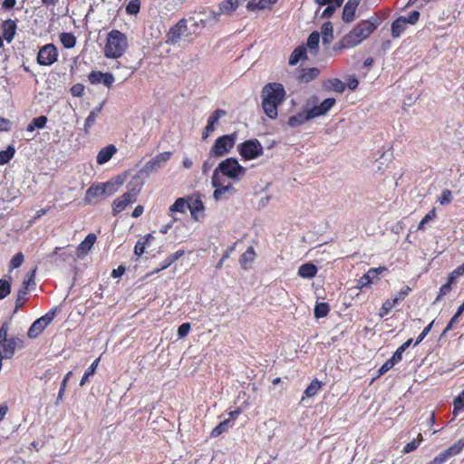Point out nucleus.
Returning <instances> with one entry per match:
<instances>
[{
  "label": "nucleus",
  "instance_id": "obj_1",
  "mask_svg": "<svg viewBox=\"0 0 464 464\" xmlns=\"http://www.w3.org/2000/svg\"><path fill=\"white\" fill-rule=\"evenodd\" d=\"M285 91L278 82H269L261 91L262 108L270 119H276L278 115L277 108L284 102Z\"/></svg>",
  "mask_w": 464,
  "mask_h": 464
},
{
  "label": "nucleus",
  "instance_id": "obj_2",
  "mask_svg": "<svg viewBox=\"0 0 464 464\" xmlns=\"http://www.w3.org/2000/svg\"><path fill=\"white\" fill-rule=\"evenodd\" d=\"M381 22V18L377 15L361 21L349 34L343 37L340 42L341 48H352L360 44L370 36Z\"/></svg>",
  "mask_w": 464,
  "mask_h": 464
},
{
  "label": "nucleus",
  "instance_id": "obj_3",
  "mask_svg": "<svg viewBox=\"0 0 464 464\" xmlns=\"http://www.w3.org/2000/svg\"><path fill=\"white\" fill-rule=\"evenodd\" d=\"M128 48L127 36L119 30H111L107 35L104 46V55L107 58L117 59L121 57Z\"/></svg>",
  "mask_w": 464,
  "mask_h": 464
},
{
  "label": "nucleus",
  "instance_id": "obj_4",
  "mask_svg": "<svg viewBox=\"0 0 464 464\" xmlns=\"http://www.w3.org/2000/svg\"><path fill=\"white\" fill-rule=\"evenodd\" d=\"M144 185L143 180L131 179L128 184V190L112 203V214L118 215L123 211L130 204L136 202L137 197Z\"/></svg>",
  "mask_w": 464,
  "mask_h": 464
},
{
  "label": "nucleus",
  "instance_id": "obj_5",
  "mask_svg": "<svg viewBox=\"0 0 464 464\" xmlns=\"http://www.w3.org/2000/svg\"><path fill=\"white\" fill-rule=\"evenodd\" d=\"M171 156L172 153L170 151H165L156 155L154 158L149 160L132 179H139L140 180H143L145 182V179L148 178L151 173L162 169L170 160Z\"/></svg>",
  "mask_w": 464,
  "mask_h": 464
},
{
  "label": "nucleus",
  "instance_id": "obj_6",
  "mask_svg": "<svg viewBox=\"0 0 464 464\" xmlns=\"http://www.w3.org/2000/svg\"><path fill=\"white\" fill-rule=\"evenodd\" d=\"M246 169L241 166L236 158H227L218 165L213 173L218 175L226 176L231 179H239L240 177L245 175Z\"/></svg>",
  "mask_w": 464,
  "mask_h": 464
},
{
  "label": "nucleus",
  "instance_id": "obj_7",
  "mask_svg": "<svg viewBox=\"0 0 464 464\" xmlns=\"http://www.w3.org/2000/svg\"><path fill=\"white\" fill-rule=\"evenodd\" d=\"M237 140L236 132L218 137L209 150L211 155H216L218 158L226 156L234 148Z\"/></svg>",
  "mask_w": 464,
  "mask_h": 464
},
{
  "label": "nucleus",
  "instance_id": "obj_8",
  "mask_svg": "<svg viewBox=\"0 0 464 464\" xmlns=\"http://www.w3.org/2000/svg\"><path fill=\"white\" fill-rule=\"evenodd\" d=\"M195 34V29L188 28L186 18L180 19L173 25L167 34V43L176 44L182 38H187Z\"/></svg>",
  "mask_w": 464,
  "mask_h": 464
},
{
  "label": "nucleus",
  "instance_id": "obj_9",
  "mask_svg": "<svg viewBox=\"0 0 464 464\" xmlns=\"http://www.w3.org/2000/svg\"><path fill=\"white\" fill-rule=\"evenodd\" d=\"M239 155L246 160L260 157L264 150L260 141L256 139L247 140L237 146Z\"/></svg>",
  "mask_w": 464,
  "mask_h": 464
},
{
  "label": "nucleus",
  "instance_id": "obj_10",
  "mask_svg": "<svg viewBox=\"0 0 464 464\" xmlns=\"http://www.w3.org/2000/svg\"><path fill=\"white\" fill-rule=\"evenodd\" d=\"M56 312L57 308H53L44 315L35 320L30 326L27 332V336L30 339L37 338L44 331V329L52 323L56 314Z\"/></svg>",
  "mask_w": 464,
  "mask_h": 464
},
{
  "label": "nucleus",
  "instance_id": "obj_11",
  "mask_svg": "<svg viewBox=\"0 0 464 464\" xmlns=\"http://www.w3.org/2000/svg\"><path fill=\"white\" fill-rule=\"evenodd\" d=\"M212 187L215 188L213 192V198L215 200L218 201L223 198H226V195H232L235 192V188L232 184H228L224 186L222 177L218 175L217 173H213L211 179Z\"/></svg>",
  "mask_w": 464,
  "mask_h": 464
},
{
  "label": "nucleus",
  "instance_id": "obj_12",
  "mask_svg": "<svg viewBox=\"0 0 464 464\" xmlns=\"http://www.w3.org/2000/svg\"><path fill=\"white\" fill-rule=\"evenodd\" d=\"M57 48L53 44L44 45L38 52L37 63L43 66H50L57 61Z\"/></svg>",
  "mask_w": 464,
  "mask_h": 464
},
{
  "label": "nucleus",
  "instance_id": "obj_13",
  "mask_svg": "<svg viewBox=\"0 0 464 464\" xmlns=\"http://www.w3.org/2000/svg\"><path fill=\"white\" fill-rule=\"evenodd\" d=\"M464 448V440H459L453 443L447 450L441 451L430 462L427 464H445L453 456L458 455Z\"/></svg>",
  "mask_w": 464,
  "mask_h": 464
},
{
  "label": "nucleus",
  "instance_id": "obj_14",
  "mask_svg": "<svg viewBox=\"0 0 464 464\" xmlns=\"http://www.w3.org/2000/svg\"><path fill=\"white\" fill-rule=\"evenodd\" d=\"M24 347V341L18 337H10L0 344V353L5 359L13 358L16 349Z\"/></svg>",
  "mask_w": 464,
  "mask_h": 464
},
{
  "label": "nucleus",
  "instance_id": "obj_15",
  "mask_svg": "<svg viewBox=\"0 0 464 464\" xmlns=\"http://www.w3.org/2000/svg\"><path fill=\"white\" fill-rule=\"evenodd\" d=\"M88 80L92 84L102 83L108 88H111L115 81L112 73L100 71H92L88 75Z\"/></svg>",
  "mask_w": 464,
  "mask_h": 464
},
{
  "label": "nucleus",
  "instance_id": "obj_16",
  "mask_svg": "<svg viewBox=\"0 0 464 464\" xmlns=\"http://www.w3.org/2000/svg\"><path fill=\"white\" fill-rule=\"evenodd\" d=\"M336 101L334 98H327L323 101L319 105H315L309 109V116L312 119L325 115L335 104Z\"/></svg>",
  "mask_w": 464,
  "mask_h": 464
},
{
  "label": "nucleus",
  "instance_id": "obj_17",
  "mask_svg": "<svg viewBox=\"0 0 464 464\" xmlns=\"http://www.w3.org/2000/svg\"><path fill=\"white\" fill-rule=\"evenodd\" d=\"M17 25L12 19H7L2 24L3 38L10 44L16 34Z\"/></svg>",
  "mask_w": 464,
  "mask_h": 464
},
{
  "label": "nucleus",
  "instance_id": "obj_18",
  "mask_svg": "<svg viewBox=\"0 0 464 464\" xmlns=\"http://www.w3.org/2000/svg\"><path fill=\"white\" fill-rule=\"evenodd\" d=\"M117 149L113 144H110L102 148L97 155L96 161L99 165H103L108 162L112 156L116 153Z\"/></svg>",
  "mask_w": 464,
  "mask_h": 464
},
{
  "label": "nucleus",
  "instance_id": "obj_19",
  "mask_svg": "<svg viewBox=\"0 0 464 464\" xmlns=\"http://www.w3.org/2000/svg\"><path fill=\"white\" fill-rule=\"evenodd\" d=\"M359 5V0H349L343 10V20L345 23H350L354 19L356 8Z\"/></svg>",
  "mask_w": 464,
  "mask_h": 464
},
{
  "label": "nucleus",
  "instance_id": "obj_20",
  "mask_svg": "<svg viewBox=\"0 0 464 464\" xmlns=\"http://www.w3.org/2000/svg\"><path fill=\"white\" fill-rule=\"evenodd\" d=\"M188 208L190 210L191 216L198 219V213H201L204 210V204L199 195L194 196L189 198Z\"/></svg>",
  "mask_w": 464,
  "mask_h": 464
},
{
  "label": "nucleus",
  "instance_id": "obj_21",
  "mask_svg": "<svg viewBox=\"0 0 464 464\" xmlns=\"http://www.w3.org/2000/svg\"><path fill=\"white\" fill-rule=\"evenodd\" d=\"M97 237L93 233L88 234L85 239L77 247V255L81 256L86 254L88 251L92 249L93 246Z\"/></svg>",
  "mask_w": 464,
  "mask_h": 464
},
{
  "label": "nucleus",
  "instance_id": "obj_22",
  "mask_svg": "<svg viewBox=\"0 0 464 464\" xmlns=\"http://www.w3.org/2000/svg\"><path fill=\"white\" fill-rule=\"evenodd\" d=\"M310 120H312V117L309 116V111L307 110L306 111H301L296 115L289 117L288 125L292 128H295Z\"/></svg>",
  "mask_w": 464,
  "mask_h": 464
},
{
  "label": "nucleus",
  "instance_id": "obj_23",
  "mask_svg": "<svg viewBox=\"0 0 464 464\" xmlns=\"http://www.w3.org/2000/svg\"><path fill=\"white\" fill-rule=\"evenodd\" d=\"M407 27L406 17L400 16L392 24V35L393 38H398L405 31Z\"/></svg>",
  "mask_w": 464,
  "mask_h": 464
},
{
  "label": "nucleus",
  "instance_id": "obj_24",
  "mask_svg": "<svg viewBox=\"0 0 464 464\" xmlns=\"http://www.w3.org/2000/svg\"><path fill=\"white\" fill-rule=\"evenodd\" d=\"M317 271L318 269L315 265L312 263H305L299 267L298 275L303 278L310 279L316 276Z\"/></svg>",
  "mask_w": 464,
  "mask_h": 464
},
{
  "label": "nucleus",
  "instance_id": "obj_25",
  "mask_svg": "<svg viewBox=\"0 0 464 464\" xmlns=\"http://www.w3.org/2000/svg\"><path fill=\"white\" fill-rule=\"evenodd\" d=\"M227 112L224 110L218 109L216 110L208 118L207 124L208 131H214L216 129V125L218 123V121L221 117L225 116Z\"/></svg>",
  "mask_w": 464,
  "mask_h": 464
},
{
  "label": "nucleus",
  "instance_id": "obj_26",
  "mask_svg": "<svg viewBox=\"0 0 464 464\" xmlns=\"http://www.w3.org/2000/svg\"><path fill=\"white\" fill-rule=\"evenodd\" d=\"M306 58V48L304 45L296 47L289 57V64L295 65L300 60Z\"/></svg>",
  "mask_w": 464,
  "mask_h": 464
},
{
  "label": "nucleus",
  "instance_id": "obj_27",
  "mask_svg": "<svg viewBox=\"0 0 464 464\" xmlns=\"http://www.w3.org/2000/svg\"><path fill=\"white\" fill-rule=\"evenodd\" d=\"M376 277L377 270H374L373 268L369 269V271L358 280L357 288L362 289L363 287L368 286L372 284L373 278Z\"/></svg>",
  "mask_w": 464,
  "mask_h": 464
},
{
  "label": "nucleus",
  "instance_id": "obj_28",
  "mask_svg": "<svg viewBox=\"0 0 464 464\" xmlns=\"http://www.w3.org/2000/svg\"><path fill=\"white\" fill-rule=\"evenodd\" d=\"M319 73H320V71L315 67L304 69L302 71L298 79L300 80V82H309L312 80H314L315 78H317Z\"/></svg>",
  "mask_w": 464,
  "mask_h": 464
},
{
  "label": "nucleus",
  "instance_id": "obj_29",
  "mask_svg": "<svg viewBox=\"0 0 464 464\" xmlns=\"http://www.w3.org/2000/svg\"><path fill=\"white\" fill-rule=\"evenodd\" d=\"M322 39L324 44H329L334 39V29L331 22H326L322 25Z\"/></svg>",
  "mask_w": 464,
  "mask_h": 464
},
{
  "label": "nucleus",
  "instance_id": "obj_30",
  "mask_svg": "<svg viewBox=\"0 0 464 464\" xmlns=\"http://www.w3.org/2000/svg\"><path fill=\"white\" fill-rule=\"evenodd\" d=\"M256 256L255 250L252 246H249L240 256L239 263L242 267L246 268L247 265L251 264Z\"/></svg>",
  "mask_w": 464,
  "mask_h": 464
},
{
  "label": "nucleus",
  "instance_id": "obj_31",
  "mask_svg": "<svg viewBox=\"0 0 464 464\" xmlns=\"http://www.w3.org/2000/svg\"><path fill=\"white\" fill-rule=\"evenodd\" d=\"M104 195L102 184L92 185L87 189L85 199L91 202L93 198Z\"/></svg>",
  "mask_w": 464,
  "mask_h": 464
},
{
  "label": "nucleus",
  "instance_id": "obj_32",
  "mask_svg": "<svg viewBox=\"0 0 464 464\" xmlns=\"http://www.w3.org/2000/svg\"><path fill=\"white\" fill-rule=\"evenodd\" d=\"M101 110H102V107L92 110L90 112V114L88 115V117L86 118L85 122H84V128H83L85 133H89V130L93 126L97 116L101 112Z\"/></svg>",
  "mask_w": 464,
  "mask_h": 464
},
{
  "label": "nucleus",
  "instance_id": "obj_33",
  "mask_svg": "<svg viewBox=\"0 0 464 464\" xmlns=\"http://www.w3.org/2000/svg\"><path fill=\"white\" fill-rule=\"evenodd\" d=\"M15 150L13 145H9L6 150L0 151V165L8 163L14 156Z\"/></svg>",
  "mask_w": 464,
  "mask_h": 464
},
{
  "label": "nucleus",
  "instance_id": "obj_34",
  "mask_svg": "<svg viewBox=\"0 0 464 464\" xmlns=\"http://www.w3.org/2000/svg\"><path fill=\"white\" fill-rule=\"evenodd\" d=\"M60 41L65 48H72L75 46L76 38L71 33H62L60 34Z\"/></svg>",
  "mask_w": 464,
  "mask_h": 464
},
{
  "label": "nucleus",
  "instance_id": "obj_35",
  "mask_svg": "<svg viewBox=\"0 0 464 464\" xmlns=\"http://www.w3.org/2000/svg\"><path fill=\"white\" fill-rule=\"evenodd\" d=\"M321 387H322L321 382H319L317 379H314L311 382V383L305 389L304 394L307 397H313L319 392Z\"/></svg>",
  "mask_w": 464,
  "mask_h": 464
},
{
  "label": "nucleus",
  "instance_id": "obj_36",
  "mask_svg": "<svg viewBox=\"0 0 464 464\" xmlns=\"http://www.w3.org/2000/svg\"><path fill=\"white\" fill-rule=\"evenodd\" d=\"M329 310L327 303H317L314 306V316L316 318H323L328 314Z\"/></svg>",
  "mask_w": 464,
  "mask_h": 464
},
{
  "label": "nucleus",
  "instance_id": "obj_37",
  "mask_svg": "<svg viewBox=\"0 0 464 464\" xmlns=\"http://www.w3.org/2000/svg\"><path fill=\"white\" fill-rule=\"evenodd\" d=\"M27 295L26 286H22L16 295V300H15V307H14V313H16L24 304V302L25 301V296Z\"/></svg>",
  "mask_w": 464,
  "mask_h": 464
},
{
  "label": "nucleus",
  "instance_id": "obj_38",
  "mask_svg": "<svg viewBox=\"0 0 464 464\" xmlns=\"http://www.w3.org/2000/svg\"><path fill=\"white\" fill-rule=\"evenodd\" d=\"M100 362V358L96 359L92 364L91 366L85 371L81 382H80V385L81 386H83L86 382L88 381L89 377L93 375V373L95 372L96 371V368L98 366Z\"/></svg>",
  "mask_w": 464,
  "mask_h": 464
},
{
  "label": "nucleus",
  "instance_id": "obj_39",
  "mask_svg": "<svg viewBox=\"0 0 464 464\" xmlns=\"http://www.w3.org/2000/svg\"><path fill=\"white\" fill-rule=\"evenodd\" d=\"M320 41V34L318 32L314 31L313 32L307 39V47L310 49V51H315L318 48Z\"/></svg>",
  "mask_w": 464,
  "mask_h": 464
},
{
  "label": "nucleus",
  "instance_id": "obj_40",
  "mask_svg": "<svg viewBox=\"0 0 464 464\" xmlns=\"http://www.w3.org/2000/svg\"><path fill=\"white\" fill-rule=\"evenodd\" d=\"M239 5V1L226 0L219 5V8L222 13H230L234 11Z\"/></svg>",
  "mask_w": 464,
  "mask_h": 464
},
{
  "label": "nucleus",
  "instance_id": "obj_41",
  "mask_svg": "<svg viewBox=\"0 0 464 464\" xmlns=\"http://www.w3.org/2000/svg\"><path fill=\"white\" fill-rule=\"evenodd\" d=\"M230 427V420H225L216 426L211 431V437H218Z\"/></svg>",
  "mask_w": 464,
  "mask_h": 464
},
{
  "label": "nucleus",
  "instance_id": "obj_42",
  "mask_svg": "<svg viewBox=\"0 0 464 464\" xmlns=\"http://www.w3.org/2000/svg\"><path fill=\"white\" fill-rule=\"evenodd\" d=\"M218 159L216 155H211V152H208L207 160L203 162L202 165V172L203 174H208V171L213 168L216 163V160Z\"/></svg>",
  "mask_w": 464,
  "mask_h": 464
},
{
  "label": "nucleus",
  "instance_id": "obj_43",
  "mask_svg": "<svg viewBox=\"0 0 464 464\" xmlns=\"http://www.w3.org/2000/svg\"><path fill=\"white\" fill-rule=\"evenodd\" d=\"M421 440H422V435L420 433L418 435L417 439H414L412 441H411L405 445V447L402 450V452L407 454V453H410V452L415 450L419 447Z\"/></svg>",
  "mask_w": 464,
  "mask_h": 464
},
{
  "label": "nucleus",
  "instance_id": "obj_44",
  "mask_svg": "<svg viewBox=\"0 0 464 464\" xmlns=\"http://www.w3.org/2000/svg\"><path fill=\"white\" fill-rule=\"evenodd\" d=\"M453 414L457 415L459 411H464V390L454 399Z\"/></svg>",
  "mask_w": 464,
  "mask_h": 464
},
{
  "label": "nucleus",
  "instance_id": "obj_45",
  "mask_svg": "<svg viewBox=\"0 0 464 464\" xmlns=\"http://www.w3.org/2000/svg\"><path fill=\"white\" fill-rule=\"evenodd\" d=\"M11 292V284L9 281L0 279V300L6 297Z\"/></svg>",
  "mask_w": 464,
  "mask_h": 464
},
{
  "label": "nucleus",
  "instance_id": "obj_46",
  "mask_svg": "<svg viewBox=\"0 0 464 464\" xmlns=\"http://www.w3.org/2000/svg\"><path fill=\"white\" fill-rule=\"evenodd\" d=\"M186 209V201L182 198H179L176 199L174 204L169 208L171 212H180L184 213Z\"/></svg>",
  "mask_w": 464,
  "mask_h": 464
},
{
  "label": "nucleus",
  "instance_id": "obj_47",
  "mask_svg": "<svg viewBox=\"0 0 464 464\" xmlns=\"http://www.w3.org/2000/svg\"><path fill=\"white\" fill-rule=\"evenodd\" d=\"M140 0H130L126 6V12L130 14H137L140 12Z\"/></svg>",
  "mask_w": 464,
  "mask_h": 464
},
{
  "label": "nucleus",
  "instance_id": "obj_48",
  "mask_svg": "<svg viewBox=\"0 0 464 464\" xmlns=\"http://www.w3.org/2000/svg\"><path fill=\"white\" fill-rule=\"evenodd\" d=\"M329 87L334 91L342 93L345 90V84L339 79H332L329 81Z\"/></svg>",
  "mask_w": 464,
  "mask_h": 464
},
{
  "label": "nucleus",
  "instance_id": "obj_49",
  "mask_svg": "<svg viewBox=\"0 0 464 464\" xmlns=\"http://www.w3.org/2000/svg\"><path fill=\"white\" fill-rule=\"evenodd\" d=\"M436 217V208H433L430 209L426 216L420 220L418 226L419 230H423L425 227V224H427L429 221L432 220Z\"/></svg>",
  "mask_w": 464,
  "mask_h": 464
},
{
  "label": "nucleus",
  "instance_id": "obj_50",
  "mask_svg": "<svg viewBox=\"0 0 464 464\" xmlns=\"http://www.w3.org/2000/svg\"><path fill=\"white\" fill-rule=\"evenodd\" d=\"M452 200V192L449 189H444L441 195L438 198V202L440 205H448Z\"/></svg>",
  "mask_w": 464,
  "mask_h": 464
},
{
  "label": "nucleus",
  "instance_id": "obj_51",
  "mask_svg": "<svg viewBox=\"0 0 464 464\" xmlns=\"http://www.w3.org/2000/svg\"><path fill=\"white\" fill-rule=\"evenodd\" d=\"M10 330V323L9 322H4L1 324L0 327V344H2V342H5L10 337H8V332Z\"/></svg>",
  "mask_w": 464,
  "mask_h": 464
},
{
  "label": "nucleus",
  "instance_id": "obj_52",
  "mask_svg": "<svg viewBox=\"0 0 464 464\" xmlns=\"http://www.w3.org/2000/svg\"><path fill=\"white\" fill-rule=\"evenodd\" d=\"M24 260V255L22 252L15 254L10 261L11 268L19 267L20 266H22Z\"/></svg>",
  "mask_w": 464,
  "mask_h": 464
},
{
  "label": "nucleus",
  "instance_id": "obj_53",
  "mask_svg": "<svg viewBox=\"0 0 464 464\" xmlns=\"http://www.w3.org/2000/svg\"><path fill=\"white\" fill-rule=\"evenodd\" d=\"M187 21H188V28L195 29V34H198V30L199 27L205 26V23L202 19L199 21H197L194 17H189L187 19Z\"/></svg>",
  "mask_w": 464,
  "mask_h": 464
},
{
  "label": "nucleus",
  "instance_id": "obj_54",
  "mask_svg": "<svg viewBox=\"0 0 464 464\" xmlns=\"http://www.w3.org/2000/svg\"><path fill=\"white\" fill-rule=\"evenodd\" d=\"M102 186L105 195H111L117 191V187L113 181L102 183Z\"/></svg>",
  "mask_w": 464,
  "mask_h": 464
},
{
  "label": "nucleus",
  "instance_id": "obj_55",
  "mask_svg": "<svg viewBox=\"0 0 464 464\" xmlns=\"http://www.w3.org/2000/svg\"><path fill=\"white\" fill-rule=\"evenodd\" d=\"M396 304V303L393 300H386L382 306V312L380 315L383 317L384 315L388 314L389 312L393 308V306Z\"/></svg>",
  "mask_w": 464,
  "mask_h": 464
},
{
  "label": "nucleus",
  "instance_id": "obj_56",
  "mask_svg": "<svg viewBox=\"0 0 464 464\" xmlns=\"http://www.w3.org/2000/svg\"><path fill=\"white\" fill-rule=\"evenodd\" d=\"M411 291V287L404 286L401 289V291L397 294V295L393 298V301L398 304L400 301H402Z\"/></svg>",
  "mask_w": 464,
  "mask_h": 464
},
{
  "label": "nucleus",
  "instance_id": "obj_57",
  "mask_svg": "<svg viewBox=\"0 0 464 464\" xmlns=\"http://www.w3.org/2000/svg\"><path fill=\"white\" fill-rule=\"evenodd\" d=\"M47 122V117L46 116H39L36 118H34L32 120V123L36 127V129H43L45 127V124Z\"/></svg>",
  "mask_w": 464,
  "mask_h": 464
},
{
  "label": "nucleus",
  "instance_id": "obj_58",
  "mask_svg": "<svg viewBox=\"0 0 464 464\" xmlns=\"http://www.w3.org/2000/svg\"><path fill=\"white\" fill-rule=\"evenodd\" d=\"M394 365L395 363L391 359H388L378 370V376L384 374L389 370H391Z\"/></svg>",
  "mask_w": 464,
  "mask_h": 464
},
{
  "label": "nucleus",
  "instance_id": "obj_59",
  "mask_svg": "<svg viewBox=\"0 0 464 464\" xmlns=\"http://www.w3.org/2000/svg\"><path fill=\"white\" fill-rule=\"evenodd\" d=\"M190 324L188 323H184L181 325H179L178 329V336L179 338H183L188 335V334L190 331Z\"/></svg>",
  "mask_w": 464,
  "mask_h": 464
},
{
  "label": "nucleus",
  "instance_id": "obj_60",
  "mask_svg": "<svg viewBox=\"0 0 464 464\" xmlns=\"http://www.w3.org/2000/svg\"><path fill=\"white\" fill-rule=\"evenodd\" d=\"M84 86L81 83H76L71 88V93L74 97H81L83 94Z\"/></svg>",
  "mask_w": 464,
  "mask_h": 464
},
{
  "label": "nucleus",
  "instance_id": "obj_61",
  "mask_svg": "<svg viewBox=\"0 0 464 464\" xmlns=\"http://www.w3.org/2000/svg\"><path fill=\"white\" fill-rule=\"evenodd\" d=\"M235 249V246H229L226 251L225 253L223 254L221 259L219 260V262L217 264L216 266V268L219 269L222 267L225 260H227V258H229L230 256V254L234 251Z\"/></svg>",
  "mask_w": 464,
  "mask_h": 464
},
{
  "label": "nucleus",
  "instance_id": "obj_62",
  "mask_svg": "<svg viewBox=\"0 0 464 464\" xmlns=\"http://www.w3.org/2000/svg\"><path fill=\"white\" fill-rule=\"evenodd\" d=\"M432 324H433V321L429 324L424 329L423 331L420 334V335L418 336V338L416 339L415 341V345L419 344L420 342H422V340L427 336V334L430 333V331L431 330V327H432Z\"/></svg>",
  "mask_w": 464,
  "mask_h": 464
},
{
  "label": "nucleus",
  "instance_id": "obj_63",
  "mask_svg": "<svg viewBox=\"0 0 464 464\" xmlns=\"http://www.w3.org/2000/svg\"><path fill=\"white\" fill-rule=\"evenodd\" d=\"M451 291V285L450 284H444L440 288V292L438 296L436 297L435 302H438L442 296L448 295Z\"/></svg>",
  "mask_w": 464,
  "mask_h": 464
},
{
  "label": "nucleus",
  "instance_id": "obj_64",
  "mask_svg": "<svg viewBox=\"0 0 464 464\" xmlns=\"http://www.w3.org/2000/svg\"><path fill=\"white\" fill-rule=\"evenodd\" d=\"M420 18L419 11H412L410 13L409 16L406 18V24H415Z\"/></svg>",
  "mask_w": 464,
  "mask_h": 464
}]
</instances>
